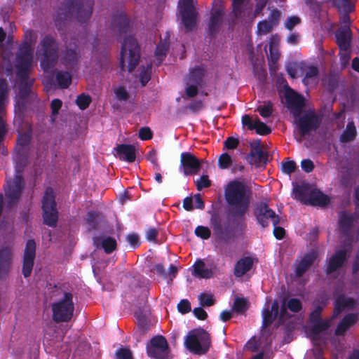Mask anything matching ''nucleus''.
<instances>
[{
  "mask_svg": "<svg viewBox=\"0 0 359 359\" xmlns=\"http://www.w3.org/2000/svg\"><path fill=\"white\" fill-rule=\"evenodd\" d=\"M356 135V128L353 122H349L344 132L341 135L340 140L342 142H348L353 140Z\"/></svg>",
  "mask_w": 359,
  "mask_h": 359,
  "instance_id": "obj_39",
  "label": "nucleus"
},
{
  "mask_svg": "<svg viewBox=\"0 0 359 359\" xmlns=\"http://www.w3.org/2000/svg\"><path fill=\"white\" fill-rule=\"evenodd\" d=\"M348 250L346 249L337 250L329 259H327V264L325 269V273L330 275L341 269L348 259Z\"/></svg>",
  "mask_w": 359,
  "mask_h": 359,
  "instance_id": "obj_19",
  "label": "nucleus"
},
{
  "mask_svg": "<svg viewBox=\"0 0 359 359\" xmlns=\"http://www.w3.org/2000/svg\"><path fill=\"white\" fill-rule=\"evenodd\" d=\"M254 214L258 223L263 227L269 226V219H271L273 225L278 224L280 222V217L269 208L266 203L261 202L254 210Z\"/></svg>",
  "mask_w": 359,
  "mask_h": 359,
  "instance_id": "obj_14",
  "label": "nucleus"
},
{
  "mask_svg": "<svg viewBox=\"0 0 359 359\" xmlns=\"http://www.w3.org/2000/svg\"><path fill=\"white\" fill-rule=\"evenodd\" d=\"M90 102V97L84 94L78 96L76 99V104L81 109H86L89 106Z\"/></svg>",
  "mask_w": 359,
  "mask_h": 359,
  "instance_id": "obj_59",
  "label": "nucleus"
},
{
  "mask_svg": "<svg viewBox=\"0 0 359 359\" xmlns=\"http://www.w3.org/2000/svg\"><path fill=\"white\" fill-rule=\"evenodd\" d=\"M356 219L355 214L341 211L339 214L338 224L341 233L346 236H351Z\"/></svg>",
  "mask_w": 359,
  "mask_h": 359,
  "instance_id": "obj_20",
  "label": "nucleus"
},
{
  "mask_svg": "<svg viewBox=\"0 0 359 359\" xmlns=\"http://www.w3.org/2000/svg\"><path fill=\"white\" fill-rule=\"evenodd\" d=\"M314 189L309 183L305 182L300 184H296L293 188L294 198L300 201L303 204L308 205V201Z\"/></svg>",
  "mask_w": 359,
  "mask_h": 359,
  "instance_id": "obj_21",
  "label": "nucleus"
},
{
  "mask_svg": "<svg viewBox=\"0 0 359 359\" xmlns=\"http://www.w3.org/2000/svg\"><path fill=\"white\" fill-rule=\"evenodd\" d=\"M51 109H52V114L50 116V119L53 122L55 121L56 116L58 114L59 109L62 107V102L58 99H55L51 102Z\"/></svg>",
  "mask_w": 359,
  "mask_h": 359,
  "instance_id": "obj_61",
  "label": "nucleus"
},
{
  "mask_svg": "<svg viewBox=\"0 0 359 359\" xmlns=\"http://www.w3.org/2000/svg\"><path fill=\"white\" fill-rule=\"evenodd\" d=\"M276 25V22L273 20H263L257 25V34L266 35L269 34Z\"/></svg>",
  "mask_w": 359,
  "mask_h": 359,
  "instance_id": "obj_40",
  "label": "nucleus"
},
{
  "mask_svg": "<svg viewBox=\"0 0 359 359\" xmlns=\"http://www.w3.org/2000/svg\"><path fill=\"white\" fill-rule=\"evenodd\" d=\"M286 100L289 107L292 110L301 136L315 130L319 126L318 117L313 112L306 114L297 118L302 113L304 106V98L293 90H289L286 93Z\"/></svg>",
  "mask_w": 359,
  "mask_h": 359,
  "instance_id": "obj_4",
  "label": "nucleus"
},
{
  "mask_svg": "<svg viewBox=\"0 0 359 359\" xmlns=\"http://www.w3.org/2000/svg\"><path fill=\"white\" fill-rule=\"evenodd\" d=\"M135 316L137 320V326L142 333H144L149 329V321L140 311H136Z\"/></svg>",
  "mask_w": 359,
  "mask_h": 359,
  "instance_id": "obj_47",
  "label": "nucleus"
},
{
  "mask_svg": "<svg viewBox=\"0 0 359 359\" xmlns=\"http://www.w3.org/2000/svg\"><path fill=\"white\" fill-rule=\"evenodd\" d=\"M93 8L91 0H65L57 11L55 19L57 21L74 19L84 23L90 18Z\"/></svg>",
  "mask_w": 359,
  "mask_h": 359,
  "instance_id": "obj_3",
  "label": "nucleus"
},
{
  "mask_svg": "<svg viewBox=\"0 0 359 359\" xmlns=\"http://www.w3.org/2000/svg\"><path fill=\"white\" fill-rule=\"evenodd\" d=\"M287 306L291 311L298 313L302 309V304L299 299L292 298L288 301Z\"/></svg>",
  "mask_w": 359,
  "mask_h": 359,
  "instance_id": "obj_56",
  "label": "nucleus"
},
{
  "mask_svg": "<svg viewBox=\"0 0 359 359\" xmlns=\"http://www.w3.org/2000/svg\"><path fill=\"white\" fill-rule=\"evenodd\" d=\"M280 42V37L278 35H272L270 37L269 41V55H267L270 69L273 72L276 71V63L280 57V53L278 50V46Z\"/></svg>",
  "mask_w": 359,
  "mask_h": 359,
  "instance_id": "obj_23",
  "label": "nucleus"
},
{
  "mask_svg": "<svg viewBox=\"0 0 359 359\" xmlns=\"http://www.w3.org/2000/svg\"><path fill=\"white\" fill-rule=\"evenodd\" d=\"M27 41L25 42L19 49L16 57L15 67L17 76L20 80L19 96L20 98H25L30 93V86L32 80L28 77L32 67L33 50L32 44L36 41L37 36L35 32L29 31L26 34Z\"/></svg>",
  "mask_w": 359,
  "mask_h": 359,
  "instance_id": "obj_2",
  "label": "nucleus"
},
{
  "mask_svg": "<svg viewBox=\"0 0 359 359\" xmlns=\"http://www.w3.org/2000/svg\"><path fill=\"white\" fill-rule=\"evenodd\" d=\"M31 136L28 133H24L19 136L15 151L17 155L23 157L30 154Z\"/></svg>",
  "mask_w": 359,
  "mask_h": 359,
  "instance_id": "obj_27",
  "label": "nucleus"
},
{
  "mask_svg": "<svg viewBox=\"0 0 359 359\" xmlns=\"http://www.w3.org/2000/svg\"><path fill=\"white\" fill-rule=\"evenodd\" d=\"M12 253L8 248L0 249V278L2 275L7 274L11 264Z\"/></svg>",
  "mask_w": 359,
  "mask_h": 359,
  "instance_id": "obj_32",
  "label": "nucleus"
},
{
  "mask_svg": "<svg viewBox=\"0 0 359 359\" xmlns=\"http://www.w3.org/2000/svg\"><path fill=\"white\" fill-rule=\"evenodd\" d=\"M81 59V53L78 46L69 43L60 54V60L62 65L67 68H74Z\"/></svg>",
  "mask_w": 359,
  "mask_h": 359,
  "instance_id": "obj_17",
  "label": "nucleus"
},
{
  "mask_svg": "<svg viewBox=\"0 0 359 359\" xmlns=\"http://www.w3.org/2000/svg\"><path fill=\"white\" fill-rule=\"evenodd\" d=\"M178 11L182 23L187 31L192 30L196 25L197 13L194 0H180Z\"/></svg>",
  "mask_w": 359,
  "mask_h": 359,
  "instance_id": "obj_13",
  "label": "nucleus"
},
{
  "mask_svg": "<svg viewBox=\"0 0 359 359\" xmlns=\"http://www.w3.org/2000/svg\"><path fill=\"white\" fill-rule=\"evenodd\" d=\"M116 97L120 101H127L129 98V95L125 88L119 86L114 89Z\"/></svg>",
  "mask_w": 359,
  "mask_h": 359,
  "instance_id": "obj_62",
  "label": "nucleus"
},
{
  "mask_svg": "<svg viewBox=\"0 0 359 359\" xmlns=\"http://www.w3.org/2000/svg\"><path fill=\"white\" fill-rule=\"evenodd\" d=\"M276 318L269 309H264L262 311V327L270 326Z\"/></svg>",
  "mask_w": 359,
  "mask_h": 359,
  "instance_id": "obj_49",
  "label": "nucleus"
},
{
  "mask_svg": "<svg viewBox=\"0 0 359 359\" xmlns=\"http://www.w3.org/2000/svg\"><path fill=\"white\" fill-rule=\"evenodd\" d=\"M100 213L96 211H89L86 215V223L90 229L95 230L98 226L97 218Z\"/></svg>",
  "mask_w": 359,
  "mask_h": 359,
  "instance_id": "obj_48",
  "label": "nucleus"
},
{
  "mask_svg": "<svg viewBox=\"0 0 359 359\" xmlns=\"http://www.w3.org/2000/svg\"><path fill=\"white\" fill-rule=\"evenodd\" d=\"M318 252L316 250H312L306 253L298 264L296 269V276L299 278L309 270V269L313 264L318 257Z\"/></svg>",
  "mask_w": 359,
  "mask_h": 359,
  "instance_id": "obj_22",
  "label": "nucleus"
},
{
  "mask_svg": "<svg viewBox=\"0 0 359 359\" xmlns=\"http://www.w3.org/2000/svg\"><path fill=\"white\" fill-rule=\"evenodd\" d=\"M28 160L29 158H15V175L13 182H7L8 185L5 188V194L11 204H14L18 201L24 189L22 172L28 163Z\"/></svg>",
  "mask_w": 359,
  "mask_h": 359,
  "instance_id": "obj_9",
  "label": "nucleus"
},
{
  "mask_svg": "<svg viewBox=\"0 0 359 359\" xmlns=\"http://www.w3.org/2000/svg\"><path fill=\"white\" fill-rule=\"evenodd\" d=\"M125 157H134L136 155L135 148L133 145L119 144L116 147V154Z\"/></svg>",
  "mask_w": 359,
  "mask_h": 359,
  "instance_id": "obj_43",
  "label": "nucleus"
},
{
  "mask_svg": "<svg viewBox=\"0 0 359 359\" xmlns=\"http://www.w3.org/2000/svg\"><path fill=\"white\" fill-rule=\"evenodd\" d=\"M334 4L344 13H350L353 10V4L350 0H334Z\"/></svg>",
  "mask_w": 359,
  "mask_h": 359,
  "instance_id": "obj_52",
  "label": "nucleus"
},
{
  "mask_svg": "<svg viewBox=\"0 0 359 359\" xmlns=\"http://www.w3.org/2000/svg\"><path fill=\"white\" fill-rule=\"evenodd\" d=\"M116 241L112 237L108 236L102 241V248L107 254H111L116 250Z\"/></svg>",
  "mask_w": 359,
  "mask_h": 359,
  "instance_id": "obj_46",
  "label": "nucleus"
},
{
  "mask_svg": "<svg viewBox=\"0 0 359 359\" xmlns=\"http://www.w3.org/2000/svg\"><path fill=\"white\" fill-rule=\"evenodd\" d=\"M36 243L34 239H29L25 245L23 255L22 272L25 278L30 276L36 257Z\"/></svg>",
  "mask_w": 359,
  "mask_h": 359,
  "instance_id": "obj_15",
  "label": "nucleus"
},
{
  "mask_svg": "<svg viewBox=\"0 0 359 359\" xmlns=\"http://www.w3.org/2000/svg\"><path fill=\"white\" fill-rule=\"evenodd\" d=\"M201 162L199 158H181V165L186 175H192L198 172Z\"/></svg>",
  "mask_w": 359,
  "mask_h": 359,
  "instance_id": "obj_33",
  "label": "nucleus"
},
{
  "mask_svg": "<svg viewBox=\"0 0 359 359\" xmlns=\"http://www.w3.org/2000/svg\"><path fill=\"white\" fill-rule=\"evenodd\" d=\"M177 310L182 314H185L191 311V304L188 299H182L177 304Z\"/></svg>",
  "mask_w": 359,
  "mask_h": 359,
  "instance_id": "obj_64",
  "label": "nucleus"
},
{
  "mask_svg": "<svg viewBox=\"0 0 359 359\" xmlns=\"http://www.w3.org/2000/svg\"><path fill=\"white\" fill-rule=\"evenodd\" d=\"M116 359H133L132 352L126 348H120L116 351Z\"/></svg>",
  "mask_w": 359,
  "mask_h": 359,
  "instance_id": "obj_55",
  "label": "nucleus"
},
{
  "mask_svg": "<svg viewBox=\"0 0 359 359\" xmlns=\"http://www.w3.org/2000/svg\"><path fill=\"white\" fill-rule=\"evenodd\" d=\"M355 305V300L347 297L345 294H339L334 302L333 318H337L345 309L353 308Z\"/></svg>",
  "mask_w": 359,
  "mask_h": 359,
  "instance_id": "obj_24",
  "label": "nucleus"
},
{
  "mask_svg": "<svg viewBox=\"0 0 359 359\" xmlns=\"http://www.w3.org/2000/svg\"><path fill=\"white\" fill-rule=\"evenodd\" d=\"M313 325L311 327V332L313 334H318L324 331L328 330L330 326L328 320H318L312 322Z\"/></svg>",
  "mask_w": 359,
  "mask_h": 359,
  "instance_id": "obj_41",
  "label": "nucleus"
},
{
  "mask_svg": "<svg viewBox=\"0 0 359 359\" xmlns=\"http://www.w3.org/2000/svg\"><path fill=\"white\" fill-rule=\"evenodd\" d=\"M330 203V198L320 190L315 188L311 196L308 205L313 206L325 207Z\"/></svg>",
  "mask_w": 359,
  "mask_h": 359,
  "instance_id": "obj_31",
  "label": "nucleus"
},
{
  "mask_svg": "<svg viewBox=\"0 0 359 359\" xmlns=\"http://www.w3.org/2000/svg\"><path fill=\"white\" fill-rule=\"evenodd\" d=\"M250 147L251 157H269L278 155L275 149H270L266 146L262 144L259 141L252 142Z\"/></svg>",
  "mask_w": 359,
  "mask_h": 359,
  "instance_id": "obj_26",
  "label": "nucleus"
},
{
  "mask_svg": "<svg viewBox=\"0 0 359 359\" xmlns=\"http://www.w3.org/2000/svg\"><path fill=\"white\" fill-rule=\"evenodd\" d=\"M51 307L52 318L55 323L69 321L74 311L73 294L71 292H65L63 298L57 302L53 303Z\"/></svg>",
  "mask_w": 359,
  "mask_h": 359,
  "instance_id": "obj_10",
  "label": "nucleus"
},
{
  "mask_svg": "<svg viewBox=\"0 0 359 359\" xmlns=\"http://www.w3.org/2000/svg\"><path fill=\"white\" fill-rule=\"evenodd\" d=\"M147 353L151 359H168L169 346L163 335L154 336L146 345Z\"/></svg>",
  "mask_w": 359,
  "mask_h": 359,
  "instance_id": "obj_12",
  "label": "nucleus"
},
{
  "mask_svg": "<svg viewBox=\"0 0 359 359\" xmlns=\"http://www.w3.org/2000/svg\"><path fill=\"white\" fill-rule=\"evenodd\" d=\"M168 49V43L166 41H161L156 47L155 54L161 60V57L165 55Z\"/></svg>",
  "mask_w": 359,
  "mask_h": 359,
  "instance_id": "obj_63",
  "label": "nucleus"
},
{
  "mask_svg": "<svg viewBox=\"0 0 359 359\" xmlns=\"http://www.w3.org/2000/svg\"><path fill=\"white\" fill-rule=\"evenodd\" d=\"M233 13L236 17H241L245 15V11L250 8L249 0H233Z\"/></svg>",
  "mask_w": 359,
  "mask_h": 359,
  "instance_id": "obj_38",
  "label": "nucleus"
},
{
  "mask_svg": "<svg viewBox=\"0 0 359 359\" xmlns=\"http://www.w3.org/2000/svg\"><path fill=\"white\" fill-rule=\"evenodd\" d=\"M249 305L244 297H236L234 300L232 309L237 313L243 314L248 309Z\"/></svg>",
  "mask_w": 359,
  "mask_h": 359,
  "instance_id": "obj_42",
  "label": "nucleus"
},
{
  "mask_svg": "<svg viewBox=\"0 0 359 359\" xmlns=\"http://www.w3.org/2000/svg\"><path fill=\"white\" fill-rule=\"evenodd\" d=\"M328 303V299L326 297H322L313 302L314 309L310 314V320L315 322V320H322L320 315L325 306Z\"/></svg>",
  "mask_w": 359,
  "mask_h": 359,
  "instance_id": "obj_35",
  "label": "nucleus"
},
{
  "mask_svg": "<svg viewBox=\"0 0 359 359\" xmlns=\"http://www.w3.org/2000/svg\"><path fill=\"white\" fill-rule=\"evenodd\" d=\"M318 73V69L314 66H309L306 63L304 64V74L305 77L303 80L306 85L310 83L311 80L315 79Z\"/></svg>",
  "mask_w": 359,
  "mask_h": 359,
  "instance_id": "obj_44",
  "label": "nucleus"
},
{
  "mask_svg": "<svg viewBox=\"0 0 359 359\" xmlns=\"http://www.w3.org/2000/svg\"><path fill=\"white\" fill-rule=\"evenodd\" d=\"M224 196L226 203L231 207L232 216L243 219L250 203L245 185L238 181L231 182L225 189Z\"/></svg>",
  "mask_w": 359,
  "mask_h": 359,
  "instance_id": "obj_5",
  "label": "nucleus"
},
{
  "mask_svg": "<svg viewBox=\"0 0 359 359\" xmlns=\"http://www.w3.org/2000/svg\"><path fill=\"white\" fill-rule=\"evenodd\" d=\"M346 161L337 163L338 169L342 173L343 183H350L353 178L359 176V158H344Z\"/></svg>",
  "mask_w": 359,
  "mask_h": 359,
  "instance_id": "obj_16",
  "label": "nucleus"
},
{
  "mask_svg": "<svg viewBox=\"0 0 359 359\" xmlns=\"http://www.w3.org/2000/svg\"><path fill=\"white\" fill-rule=\"evenodd\" d=\"M184 344L191 353L198 355H205L211 346V338L204 329H194L186 337Z\"/></svg>",
  "mask_w": 359,
  "mask_h": 359,
  "instance_id": "obj_8",
  "label": "nucleus"
},
{
  "mask_svg": "<svg viewBox=\"0 0 359 359\" xmlns=\"http://www.w3.org/2000/svg\"><path fill=\"white\" fill-rule=\"evenodd\" d=\"M253 129L260 135H267L271 133L269 128H268L265 123L261 122L258 118L255 119V124Z\"/></svg>",
  "mask_w": 359,
  "mask_h": 359,
  "instance_id": "obj_57",
  "label": "nucleus"
},
{
  "mask_svg": "<svg viewBox=\"0 0 359 359\" xmlns=\"http://www.w3.org/2000/svg\"><path fill=\"white\" fill-rule=\"evenodd\" d=\"M254 264V259L251 257H243L238 259L235 264L233 274L237 278L243 277L250 271Z\"/></svg>",
  "mask_w": 359,
  "mask_h": 359,
  "instance_id": "obj_25",
  "label": "nucleus"
},
{
  "mask_svg": "<svg viewBox=\"0 0 359 359\" xmlns=\"http://www.w3.org/2000/svg\"><path fill=\"white\" fill-rule=\"evenodd\" d=\"M223 11L219 7L212 11L208 24V33L214 35L219 32V27L222 23Z\"/></svg>",
  "mask_w": 359,
  "mask_h": 359,
  "instance_id": "obj_30",
  "label": "nucleus"
},
{
  "mask_svg": "<svg viewBox=\"0 0 359 359\" xmlns=\"http://www.w3.org/2000/svg\"><path fill=\"white\" fill-rule=\"evenodd\" d=\"M58 46L53 37L44 36L40 41L36 50V55L40 60L44 71L52 69L57 62Z\"/></svg>",
  "mask_w": 359,
  "mask_h": 359,
  "instance_id": "obj_6",
  "label": "nucleus"
},
{
  "mask_svg": "<svg viewBox=\"0 0 359 359\" xmlns=\"http://www.w3.org/2000/svg\"><path fill=\"white\" fill-rule=\"evenodd\" d=\"M304 62H290L287 65V72L293 78H297L304 74Z\"/></svg>",
  "mask_w": 359,
  "mask_h": 359,
  "instance_id": "obj_37",
  "label": "nucleus"
},
{
  "mask_svg": "<svg viewBox=\"0 0 359 359\" xmlns=\"http://www.w3.org/2000/svg\"><path fill=\"white\" fill-rule=\"evenodd\" d=\"M113 24L123 38L120 61L121 70L132 72L140 62V52L136 39L131 34H128L131 31L129 20L125 13H121L114 17Z\"/></svg>",
  "mask_w": 359,
  "mask_h": 359,
  "instance_id": "obj_1",
  "label": "nucleus"
},
{
  "mask_svg": "<svg viewBox=\"0 0 359 359\" xmlns=\"http://www.w3.org/2000/svg\"><path fill=\"white\" fill-rule=\"evenodd\" d=\"M41 202L43 223L50 227H55L58 220V211L52 188L48 187L46 189Z\"/></svg>",
  "mask_w": 359,
  "mask_h": 359,
  "instance_id": "obj_11",
  "label": "nucleus"
},
{
  "mask_svg": "<svg viewBox=\"0 0 359 359\" xmlns=\"http://www.w3.org/2000/svg\"><path fill=\"white\" fill-rule=\"evenodd\" d=\"M198 300L200 305L201 306H212L215 300L213 298L212 294H206V293H201L198 295Z\"/></svg>",
  "mask_w": 359,
  "mask_h": 359,
  "instance_id": "obj_51",
  "label": "nucleus"
},
{
  "mask_svg": "<svg viewBox=\"0 0 359 359\" xmlns=\"http://www.w3.org/2000/svg\"><path fill=\"white\" fill-rule=\"evenodd\" d=\"M194 233L197 237H199L203 240L208 239L211 236L210 229L204 226H198L194 231Z\"/></svg>",
  "mask_w": 359,
  "mask_h": 359,
  "instance_id": "obj_53",
  "label": "nucleus"
},
{
  "mask_svg": "<svg viewBox=\"0 0 359 359\" xmlns=\"http://www.w3.org/2000/svg\"><path fill=\"white\" fill-rule=\"evenodd\" d=\"M7 83L5 80H0V155H8L7 151L1 144V141L6 133L4 116L5 114L4 106L6 100Z\"/></svg>",
  "mask_w": 359,
  "mask_h": 359,
  "instance_id": "obj_18",
  "label": "nucleus"
},
{
  "mask_svg": "<svg viewBox=\"0 0 359 359\" xmlns=\"http://www.w3.org/2000/svg\"><path fill=\"white\" fill-rule=\"evenodd\" d=\"M204 74L205 69L203 67H196L191 70L186 80L190 81L191 83L201 85L204 76Z\"/></svg>",
  "mask_w": 359,
  "mask_h": 359,
  "instance_id": "obj_36",
  "label": "nucleus"
},
{
  "mask_svg": "<svg viewBox=\"0 0 359 359\" xmlns=\"http://www.w3.org/2000/svg\"><path fill=\"white\" fill-rule=\"evenodd\" d=\"M297 168V165L293 161H285L281 162V170L283 172L290 175L294 172Z\"/></svg>",
  "mask_w": 359,
  "mask_h": 359,
  "instance_id": "obj_54",
  "label": "nucleus"
},
{
  "mask_svg": "<svg viewBox=\"0 0 359 359\" xmlns=\"http://www.w3.org/2000/svg\"><path fill=\"white\" fill-rule=\"evenodd\" d=\"M192 275L200 278H210L212 276L211 269L205 268V262L201 260H197L193 266Z\"/></svg>",
  "mask_w": 359,
  "mask_h": 359,
  "instance_id": "obj_34",
  "label": "nucleus"
},
{
  "mask_svg": "<svg viewBox=\"0 0 359 359\" xmlns=\"http://www.w3.org/2000/svg\"><path fill=\"white\" fill-rule=\"evenodd\" d=\"M335 36L339 48H350L351 32L349 27L342 26L336 32Z\"/></svg>",
  "mask_w": 359,
  "mask_h": 359,
  "instance_id": "obj_29",
  "label": "nucleus"
},
{
  "mask_svg": "<svg viewBox=\"0 0 359 359\" xmlns=\"http://www.w3.org/2000/svg\"><path fill=\"white\" fill-rule=\"evenodd\" d=\"M358 316L355 313L346 314L339 323L334 330L336 336H343L346 332L355 323H356Z\"/></svg>",
  "mask_w": 359,
  "mask_h": 359,
  "instance_id": "obj_28",
  "label": "nucleus"
},
{
  "mask_svg": "<svg viewBox=\"0 0 359 359\" xmlns=\"http://www.w3.org/2000/svg\"><path fill=\"white\" fill-rule=\"evenodd\" d=\"M56 79L62 88H67L71 83V76L68 72H57Z\"/></svg>",
  "mask_w": 359,
  "mask_h": 359,
  "instance_id": "obj_50",
  "label": "nucleus"
},
{
  "mask_svg": "<svg viewBox=\"0 0 359 359\" xmlns=\"http://www.w3.org/2000/svg\"><path fill=\"white\" fill-rule=\"evenodd\" d=\"M248 163L255 168H264L272 158H247Z\"/></svg>",
  "mask_w": 359,
  "mask_h": 359,
  "instance_id": "obj_60",
  "label": "nucleus"
},
{
  "mask_svg": "<svg viewBox=\"0 0 359 359\" xmlns=\"http://www.w3.org/2000/svg\"><path fill=\"white\" fill-rule=\"evenodd\" d=\"M210 219L213 235L219 243H229L235 238V228L229 219L224 218L219 210H213Z\"/></svg>",
  "mask_w": 359,
  "mask_h": 359,
  "instance_id": "obj_7",
  "label": "nucleus"
},
{
  "mask_svg": "<svg viewBox=\"0 0 359 359\" xmlns=\"http://www.w3.org/2000/svg\"><path fill=\"white\" fill-rule=\"evenodd\" d=\"M10 52L7 50H4L2 52V61L1 62V68L4 71L9 75L13 71V65L11 62Z\"/></svg>",
  "mask_w": 359,
  "mask_h": 359,
  "instance_id": "obj_45",
  "label": "nucleus"
},
{
  "mask_svg": "<svg viewBox=\"0 0 359 359\" xmlns=\"http://www.w3.org/2000/svg\"><path fill=\"white\" fill-rule=\"evenodd\" d=\"M150 69L151 65H147V67H144L143 66L141 67L140 77L142 86H145L150 79Z\"/></svg>",
  "mask_w": 359,
  "mask_h": 359,
  "instance_id": "obj_58",
  "label": "nucleus"
}]
</instances>
